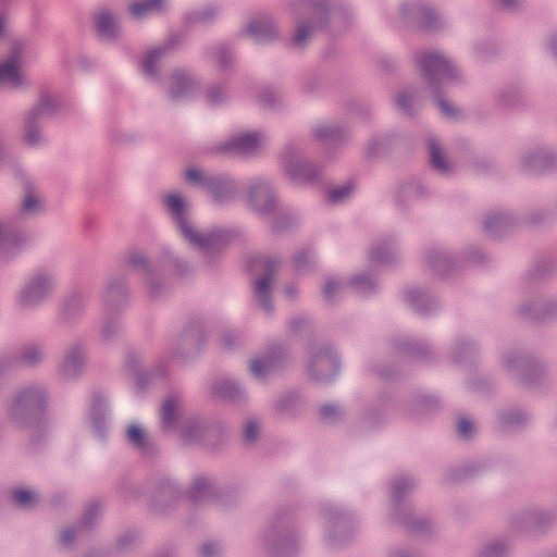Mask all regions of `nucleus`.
I'll list each match as a JSON object with an SVG mask.
<instances>
[{"instance_id": "obj_1", "label": "nucleus", "mask_w": 557, "mask_h": 557, "mask_svg": "<svg viewBox=\"0 0 557 557\" xmlns=\"http://www.w3.org/2000/svg\"><path fill=\"white\" fill-rule=\"evenodd\" d=\"M165 203L174 215L183 236L193 245L205 247L212 242L211 235L200 234L194 231L185 219V203L176 194H170L165 197Z\"/></svg>"}, {"instance_id": "obj_2", "label": "nucleus", "mask_w": 557, "mask_h": 557, "mask_svg": "<svg viewBox=\"0 0 557 557\" xmlns=\"http://www.w3.org/2000/svg\"><path fill=\"white\" fill-rule=\"evenodd\" d=\"M27 82L21 67L20 54L14 52L5 62L0 63V86L22 87Z\"/></svg>"}, {"instance_id": "obj_3", "label": "nucleus", "mask_w": 557, "mask_h": 557, "mask_svg": "<svg viewBox=\"0 0 557 557\" xmlns=\"http://www.w3.org/2000/svg\"><path fill=\"white\" fill-rule=\"evenodd\" d=\"M421 66L425 74H435L444 77L451 71L450 62L442 54L425 53L421 60Z\"/></svg>"}, {"instance_id": "obj_4", "label": "nucleus", "mask_w": 557, "mask_h": 557, "mask_svg": "<svg viewBox=\"0 0 557 557\" xmlns=\"http://www.w3.org/2000/svg\"><path fill=\"white\" fill-rule=\"evenodd\" d=\"M50 288V282L46 276L34 280L23 292L22 301L26 305H33L42 299Z\"/></svg>"}, {"instance_id": "obj_5", "label": "nucleus", "mask_w": 557, "mask_h": 557, "mask_svg": "<svg viewBox=\"0 0 557 557\" xmlns=\"http://www.w3.org/2000/svg\"><path fill=\"white\" fill-rule=\"evenodd\" d=\"M262 138L260 135L255 133H246L230 144V149H234L238 152L250 153L257 150L261 145Z\"/></svg>"}, {"instance_id": "obj_6", "label": "nucleus", "mask_w": 557, "mask_h": 557, "mask_svg": "<svg viewBox=\"0 0 557 557\" xmlns=\"http://www.w3.org/2000/svg\"><path fill=\"white\" fill-rule=\"evenodd\" d=\"M165 4V0H144L132 4L131 13L137 18H143L149 14L161 11Z\"/></svg>"}, {"instance_id": "obj_7", "label": "nucleus", "mask_w": 557, "mask_h": 557, "mask_svg": "<svg viewBox=\"0 0 557 557\" xmlns=\"http://www.w3.org/2000/svg\"><path fill=\"white\" fill-rule=\"evenodd\" d=\"M247 33L259 40H268L273 34V26L268 20H256L248 25Z\"/></svg>"}, {"instance_id": "obj_8", "label": "nucleus", "mask_w": 557, "mask_h": 557, "mask_svg": "<svg viewBox=\"0 0 557 557\" xmlns=\"http://www.w3.org/2000/svg\"><path fill=\"white\" fill-rule=\"evenodd\" d=\"M96 25L101 36L112 37L114 35L116 23L110 13L104 11L97 13Z\"/></svg>"}, {"instance_id": "obj_9", "label": "nucleus", "mask_w": 557, "mask_h": 557, "mask_svg": "<svg viewBox=\"0 0 557 557\" xmlns=\"http://www.w3.org/2000/svg\"><path fill=\"white\" fill-rule=\"evenodd\" d=\"M270 284H271V276L265 275L258 280L256 283L255 292L256 296L258 297L260 304L268 309L269 308V296H270Z\"/></svg>"}, {"instance_id": "obj_10", "label": "nucleus", "mask_w": 557, "mask_h": 557, "mask_svg": "<svg viewBox=\"0 0 557 557\" xmlns=\"http://www.w3.org/2000/svg\"><path fill=\"white\" fill-rule=\"evenodd\" d=\"M14 502L20 506H33L37 503L38 497L36 493L26 488L15 490L13 493Z\"/></svg>"}, {"instance_id": "obj_11", "label": "nucleus", "mask_w": 557, "mask_h": 557, "mask_svg": "<svg viewBox=\"0 0 557 557\" xmlns=\"http://www.w3.org/2000/svg\"><path fill=\"white\" fill-rule=\"evenodd\" d=\"M429 149L433 166L438 171L446 172L448 170V165L445 159L442 157L437 144L431 140L429 144Z\"/></svg>"}, {"instance_id": "obj_12", "label": "nucleus", "mask_w": 557, "mask_h": 557, "mask_svg": "<svg viewBox=\"0 0 557 557\" xmlns=\"http://www.w3.org/2000/svg\"><path fill=\"white\" fill-rule=\"evenodd\" d=\"M176 414V403L174 399H166L161 407V418L164 425H171Z\"/></svg>"}, {"instance_id": "obj_13", "label": "nucleus", "mask_w": 557, "mask_h": 557, "mask_svg": "<svg viewBox=\"0 0 557 557\" xmlns=\"http://www.w3.org/2000/svg\"><path fill=\"white\" fill-rule=\"evenodd\" d=\"M161 53H162L161 49H156V50L149 51L146 54V57L141 63V69L146 74H152L154 72L157 61L160 59Z\"/></svg>"}, {"instance_id": "obj_14", "label": "nucleus", "mask_w": 557, "mask_h": 557, "mask_svg": "<svg viewBox=\"0 0 557 557\" xmlns=\"http://www.w3.org/2000/svg\"><path fill=\"white\" fill-rule=\"evenodd\" d=\"M352 191V187L350 184H346V185H343V186H339V187H336V188H333L330 193H329V200L331 202H341V201H344L345 199H347L349 197V195L351 194Z\"/></svg>"}, {"instance_id": "obj_15", "label": "nucleus", "mask_w": 557, "mask_h": 557, "mask_svg": "<svg viewBox=\"0 0 557 557\" xmlns=\"http://www.w3.org/2000/svg\"><path fill=\"white\" fill-rule=\"evenodd\" d=\"M145 432L138 425H131L127 429V438L137 447H143L145 444Z\"/></svg>"}, {"instance_id": "obj_16", "label": "nucleus", "mask_w": 557, "mask_h": 557, "mask_svg": "<svg viewBox=\"0 0 557 557\" xmlns=\"http://www.w3.org/2000/svg\"><path fill=\"white\" fill-rule=\"evenodd\" d=\"M173 78L175 87L172 91V95L174 98H177L184 94L185 89L191 86V82L183 74H175Z\"/></svg>"}, {"instance_id": "obj_17", "label": "nucleus", "mask_w": 557, "mask_h": 557, "mask_svg": "<svg viewBox=\"0 0 557 557\" xmlns=\"http://www.w3.org/2000/svg\"><path fill=\"white\" fill-rule=\"evenodd\" d=\"M270 198H271V194H270L269 188L265 185L253 187L249 194V200L251 202H255L256 199H262V200L269 201Z\"/></svg>"}, {"instance_id": "obj_18", "label": "nucleus", "mask_w": 557, "mask_h": 557, "mask_svg": "<svg viewBox=\"0 0 557 557\" xmlns=\"http://www.w3.org/2000/svg\"><path fill=\"white\" fill-rule=\"evenodd\" d=\"M311 36V29L306 25H300L295 34L294 42L296 46L301 47L306 40Z\"/></svg>"}, {"instance_id": "obj_19", "label": "nucleus", "mask_w": 557, "mask_h": 557, "mask_svg": "<svg viewBox=\"0 0 557 557\" xmlns=\"http://www.w3.org/2000/svg\"><path fill=\"white\" fill-rule=\"evenodd\" d=\"M250 370L253 375L261 376L269 370V362L267 360L255 359L250 362Z\"/></svg>"}, {"instance_id": "obj_20", "label": "nucleus", "mask_w": 557, "mask_h": 557, "mask_svg": "<svg viewBox=\"0 0 557 557\" xmlns=\"http://www.w3.org/2000/svg\"><path fill=\"white\" fill-rule=\"evenodd\" d=\"M473 424L467 419H460L457 424L458 434L465 438H468L473 433Z\"/></svg>"}, {"instance_id": "obj_21", "label": "nucleus", "mask_w": 557, "mask_h": 557, "mask_svg": "<svg viewBox=\"0 0 557 557\" xmlns=\"http://www.w3.org/2000/svg\"><path fill=\"white\" fill-rule=\"evenodd\" d=\"M38 206L39 201L32 194L26 195L23 201V210L25 212H34Z\"/></svg>"}, {"instance_id": "obj_22", "label": "nucleus", "mask_w": 557, "mask_h": 557, "mask_svg": "<svg viewBox=\"0 0 557 557\" xmlns=\"http://www.w3.org/2000/svg\"><path fill=\"white\" fill-rule=\"evenodd\" d=\"M258 432V425L256 422L249 421L244 430V435L246 441L251 442L255 440L256 434Z\"/></svg>"}, {"instance_id": "obj_23", "label": "nucleus", "mask_w": 557, "mask_h": 557, "mask_svg": "<svg viewBox=\"0 0 557 557\" xmlns=\"http://www.w3.org/2000/svg\"><path fill=\"white\" fill-rule=\"evenodd\" d=\"M436 103L438 109L445 116L451 117L455 115L454 108L450 104H448L444 99L438 98Z\"/></svg>"}, {"instance_id": "obj_24", "label": "nucleus", "mask_w": 557, "mask_h": 557, "mask_svg": "<svg viewBox=\"0 0 557 557\" xmlns=\"http://www.w3.org/2000/svg\"><path fill=\"white\" fill-rule=\"evenodd\" d=\"M339 412L338 408L333 405H325L321 408V414L325 419H330Z\"/></svg>"}, {"instance_id": "obj_25", "label": "nucleus", "mask_w": 557, "mask_h": 557, "mask_svg": "<svg viewBox=\"0 0 557 557\" xmlns=\"http://www.w3.org/2000/svg\"><path fill=\"white\" fill-rule=\"evenodd\" d=\"M185 177L190 183H197L201 178V173L196 169H188L185 173Z\"/></svg>"}, {"instance_id": "obj_26", "label": "nucleus", "mask_w": 557, "mask_h": 557, "mask_svg": "<svg viewBox=\"0 0 557 557\" xmlns=\"http://www.w3.org/2000/svg\"><path fill=\"white\" fill-rule=\"evenodd\" d=\"M219 548L215 544H206L202 546V555L203 557H212L215 553H218Z\"/></svg>"}, {"instance_id": "obj_27", "label": "nucleus", "mask_w": 557, "mask_h": 557, "mask_svg": "<svg viewBox=\"0 0 557 557\" xmlns=\"http://www.w3.org/2000/svg\"><path fill=\"white\" fill-rule=\"evenodd\" d=\"M13 242V236L0 225V244H10Z\"/></svg>"}, {"instance_id": "obj_28", "label": "nucleus", "mask_w": 557, "mask_h": 557, "mask_svg": "<svg viewBox=\"0 0 557 557\" xmlns=\"http://www.w3.org/2000/svg\"><path fill=\"white\" fill-rule=\"evenodd\" d=\"M410 99H411L410 96H408L407 94H399L397 96V100H396L397 106L400 109H407Z\"/></svg>"}, {"instance_id": "obj_29", "label": "nucleus", "mask_w": 557, "mask_h": 557, "mask_svg": "<svg viewBox=\"0 0 557 557\" xmlns=\"http://www.w3.org/2000/svg\"><path fill=\"white\" fill-rule=\"evenodd\" d=\"M259 265L264 268L265 270H272L274 268L272 261H270L268 259H262V258L257 259L252 267H259Z\"/></svg>"}, {"instance_id": "obj_30", "label": "nucleus", "mask_w": 557, "mask_h": 557, "mask_svg": "<svg viewBox=\"0 0 557 557\" xmlns=\"http://www.w3.org/2000/svg\"><path fill=\"white\" fill-rule=\"evenodd\" d=\"M25 140L30 145L34 146L38 141V133L36 131H28L25 135Z\"/></svg>"}, {"instance_id": "obj_31", "label": "nucleus", "mask_w": 557, "mask_h": 557, "mask_svg": "<svg viewBox=\"0 0 557 557\" xmlns=\"http://www.w3.org/2000/svg\"><path fill=\"white\" fill-rule=\"evenodd\" d=\"M81 359H82L81 352H76V354L67 356L66 367L71 368L72 366H74L76 363V361H79Z\"/></svg>"}, {"instance_id": "obj_32", "label": "nucleus", "mask_w": 557, "mask_h": 557, "mask_svg": "<svg viewBox=\"0 0 557 557\" xmlns=\"http://www.w3.org/2000/svg\"><path fill=\"white\" fill-rule=\"evenodd\" d=\"M336 283L333 281H327L324 285V294L325 296L330 297L333 293V290L336 288Z\"/></svg>"}, {"instance_id": "obj_33", "label": "nucleus", "mask_w": 557, "mask_h": 557, "mask_svg": "<svg viewBox=\"0 0 557 557\" xmlns=\"http://www.w3.org/2000/svg\"><path fill=\"white\" fill-rule=\"evenodd\" d=\"M73 533L70 530H65L61 533L60 540L62 543L66 544L73 539Z\"/></svg>"}, {"instance_id": "obj_34", "label": "nucleus", "mask_w": 557, "mask_h": 557, "mask_svg": "<svg viewBox=\"0 0 557 557\" xmlns=\"http://www.w3.org/2000/svg\"><path fill=\"white\" fill-rule=\"evenodd\" d=\"M131 263L134 267H137L139 264H144L145 263V259H144V257H141L139 255H134V256L131 257Z\"/></svg>"}, {"instance_id": "obj_35", "label": "nucleus", "mask_w": 557, "mask_h": 557, "mask_svg": "<svg viewBox=\"0 0 557 557\" xmlns=\"http://www.w3.org/2000/svg\"><path fill=\"white\" fill-rule=\"evenodd\" d=\"M315 134L318 137H326V136H329V131L324 129V128H318L315 131Z\"/></svg>"}, {"instance_id": "obj_36", "label": "nucleus", "mask_w": 557, "mask_h": 557, "mask_svg": "<svg viewBox=\"0 0 557 557\" xmlns=\"http://www.w3.org/2000/svg\"><path fill=\"white\" fill-rule=\"evenodd\" d=\"M499 1L506 8H511L516 3V0H499Z\"/></svg>"}, {"instance_id": "obj_37", "label": "nucleus", "mask_w": 557, "mask_h": 557, "mask_svg": "<svg viewBox=\"0 0 557 557\" xmlns=\"http://www.w3.org/2000/svg\"><path fill=\"white\" fill-rule=\"evenodd\" d=\"M288 173L290 174V176L293 177H298L300 176V172L298 173L297 171L293 170V169H287Z\"/></svg>"}, {"instance_id": "obj_38", "label": "nucleus", "mask_w": 557, "mask_h": 557, "mask_svg": "<svg viewBox=\"0 0 557 557\" xmlns=\"http://www.w3.org/2000/svg\"><path fill=\"white\" fill-rule=\"evenodd\" d=\"M35 359H36L35 357L30 358V357L25 356L26 362H33V361H35Z\"/></svg>"}, {"instance_id": "obj_39", "label": "nucleus", "mask_w": 557, "mask_h": 557, "mask_svg": "<svg viewBox=\"0 0 557 557\" xmlns=\"http://www.w3.org/2000/svg\"><path fill=\"white\" fill-rule=\"evenodd\" d=\"M256 210L257 211H267V210H269V207L260 208V207L256 206Z\"/></svg>"}, {"instance_id": "obj_40", "label": "nucleus", "mask_w": 557, "mask_h": 557, "mask_svg": "<svg viewBox=\"0 0 557 557\" xmlns=\"http://www.w3.org/2000/svg\"><path fill=\"white\" fill-rule=\"evenodd\" d=\"M45 111H46V108H45V107H40V108L38 109V112H39L40 114H41V113H44Z\"/></svg>"}, {"instance_id": "obj_41", "label": "nucleus", "mask_w": 557, "mask_h": 557, "mask_svg": "<svg viewBox=\"0 0 557 557\" xmlns=\"http://www.w3.org/2000/svg\"><path fill=\"white\" fill-rule=\"evenodd\" d=\"M319 361H320L321 363H324V362H326V361H327V359H326V358H319Z\"/></svg>"}, {"instance_id": "obj_42", "label": "nucleus", "mask_w": 557, "mask_h": 557, "mask_svg": "<svg viewBox=\"0 0 557 557\" xmlns=\"http://www.w3.org/2000/svg\"><path fill=\"white\" fill-rule=\"evenodd\" d=\"M209 98H210L212 101H215V97H214L212 94H209Z\"/></svg>"}, {"instance_id": "obj_43", "label": "nucleus", "mask_w": 557, "mask_h": 557, "mask_svg": "<svg viewBox=\"0 0 557 557\" xmlns=\"http://www.w3.org/2000/svg\"><path fill=\"white\" fill-rule=\"evenodd\" d=\"M296 263H297V265L300 263L299 258L296 259Z\"/></svg>"}]
</instances>
